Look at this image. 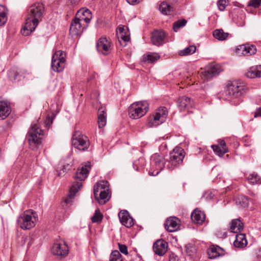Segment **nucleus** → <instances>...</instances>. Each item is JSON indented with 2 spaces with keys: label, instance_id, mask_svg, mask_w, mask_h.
I'll return each instance as SVG.
<instances>
[{
  "label": "nucleus",
  "instance_id": "obj_28",
  "mask_svg": "<svg viewBox=\"0 0 261 261\" xmlns=\"http://www.w3.org/2000/svg\"><path fill=\"white\" fill-rule=\"evenodd\" d=\"M233 245L236 247L238 248H243L246 246L247 241L245 234H237L236 237V240L233 242Z\"/></svg>",
  "mask_w": 261,
  "mask_h": 261
},
{
  "label": "nucleus",
  "instance_id": "obj_27",
  "mask_svg": "<svg viewBox=\"0 0 261 261\" xmlns=\"http://www.w3.org/2000/svg\"><path fill=\"white\" fill-rule=\"evenodd\" d=\"M98 124L99 128H102L107 123L106 109L105 107H101L98 110Z\"/></svg>",
  "mask_w": 261,
  "mask_h": 261
},
{
  "label": "nucleus",
  "instance_id": "obj_9",
  "mask_svg": "<svg viewBox=\"0 0 261 261\" xmlns=\"http://www.w3.org/2000/svg\"><path fill=\"white\" fill-rule=\"evenodd\" d=\"M165 159L163 156L158 154L152 155L150 159V169L149 174L152 176L157 175L164 168Z\"/></svg>",
  "mask_w": 261,
  "mask_h": 261
},
{
  "label": "nucleus",
  "instance_id": "obj_36",
  "mask_svg": "<svg viewBox=\"0 0 261 261\" xmlns=\"http://www.w3.org/2000/svg\"><path fill=\"white\" fill-rule=\"evenodd\" d=\"M247 179L249 182L253 185L261 184V178L255 173L250 174Z\"/></svg>",
  "mask_w": 261,
  "mask_h": 261
},
{
  "label": "nucleus",
  "instance_id": "obj_16",
  "mask_svg": "<svg viewBox=\"0 0 261 261\" xmlns=\"http://www.w3.org/2000/svg\"><path fill=\"white\" fill-rule=\"evenodd\" d=\"M256 52L254 45L250 44H243L238 46L236 48V53L239 56H250Z\"/></svg>",
  "mask_w": 261,
  "mask_h": 261
},
{
  "label": "nucleus",
  "instance_id": "obj_6",
  "mask_svg": "<svg viewBox=\"0 0 261 261\" xmlns=\"http://www.w3.org/2000/svg\"><path fill=\"white\" fill-rule=\"evenodd\" d=\"M149 109V105L145 101H137L132 103L128 108L130 118L137 119L145 115Z\"/></svg>",
  "mask_w": 261,
  "mask_h": 261
},
{
  "label": "nucleus",
  "instance_id": "obj_49",
  "mask_svg": "<svg viewBox=\"0 0 261 261\" xmlns=\"http://www.w3.org/2000/svg\"><path fill=\"white\" fill-rule=\"evenodd\" d=\"M142 1L143 0H126L128 3L133 5L137 4L142 2Z\"/></svg>",
  "mask_w": 261,
  "mask_h": 261
},
{
  "label": "nucleus",
  "instance_id": "obj_10",
  "mask_svg": "<svg viewBox=\"0 0 261 261\" xmlns=\"http://www.w3.org/2000/svg\"><path fill=\"white\" fill-rule=\"evenodd\" d=\"M66 54L61 50H58L52 56L51 68L56 72L63 70L65 66Z\"/></svg>",
  "mask_w": 261,
  "mask_h": 261
},
{
  "label": "nucleus",
  "instance_id": "obj_15",
  "mask_svg": "<svg viewBox=\"0 0 261 261\" xmlns=\"http://www.w3.org/2000/svg\"><path fill=\"white\" fill-rule=\"evenodd\" d=\"M53 254L61 257H65L68 254V248L64 242H55L51 248Z\"/></svg>",
  "mask_w": 261,
  "mask_h": 261
},
{
  "label": "nucleus",
  "instance_id": "obj_47",
  "mask_svg": "<svg viewBox=\"0 0 261 261\" xmlns=\"http://www.w3.org/2000/svg\"><path fill=\"white\" fill-rule=\"evenodd\" d=\"M119 249L121 253L125 255L128 254L127 248L125 245L119 244Z\"/></svg>",
  "mask_w": 261,
  "mask_h": 261
},
{
  "label": "nucleus",
  "instance_id": "obj_32",
  "mask_svg": "<svg viewBox=\"0 0 261 261\" xmlns=\"http://www.w3.org/2000/svg\"><path fill=\"white\" fill-rule=\"evenodd\" d=\"M192 101L190 98L186 96L182 97L180 99V112L189 110V108H192Z\"/></svg>",
  "mask_w": 261,
  "mask_h": 261
},
{
  "label": "nucleus",
  "instance_id": "obj_42",
  "mask_svg": "<svg viewBox=\"0 0 261 261\" xmlns=\"http://www.w3.org/2000/svg\"><path fill=\"white\" fill-rule=\"evenodd\" d=\"M186 251L187 254L190 256H193L196 252V249L194 245L188 244L186 246Z\"/></svg>",
  "mask_w": 261,
  "mask_h": 261
},
{
  "label": "nucleus",
  "instance_id": "obj_52",
  "mask_svg": "<svg viewBox=\"0 0 261 261\" xmlns=\"http://www.w3.org/2000/svg\"><path fill=\"white\" fill-rule=\"evenodd\" d=\"M132 261H143L140 256L136 255L132 259Z\"/></svg>",
  "mask_w": 261,
  "mask_h": 261
},
{
  "label": "nucleus",
  "instance_id": "obj_45",
  "mask_svg": "<svg viewBox=\"0 0 261 261\" xmlns=\"http://www.w3.org/2000/svg\"><path fill=\"white\" fill-rule=\"evenodd\" d=\"M261 3V0H251L248 3V6L253 7L254 8L258 7Z\"/></svg>",
  "mask_w": 261,
  "mask_h": 261
},
{
  "label": "nucleus",
  "instance_id": "obj_39",
  "mask_svg": "<svg viewBox=\"0 0 261 261\" xmlns=\"http://www.w3.org/2000/svg\"><path fill=\"white\" fill-rule=\"evenodd\" d=\"M122 256L118 250L112 252L110 256V261H122Z\"/></svg>",
  "mask_w": 261,
  "mask_h": 261
},
{
  "label": "nucleus",
  "instance_id": "obj_5",
  "mask_svg": "<svg viewBox=\"0 0 261 261\" xmlns=\"http://www.w3.org/2000/svg\"><path fill=\"white\" fill-rule=\"evenodd\" d=\"M38 220L37 213L32 210L24 212L17 219L18 225L23 230L34 227Z\"/></svg>",
  "mask_w": 261,
  "mask_h": 261
},
{
  "label": "nucleus",
  "instance_id": "obj_35",
  "mask_svg": "<svg viewBox=\"0 0 261 261\" xmlns=\"http://www.w3.org/2000/svg\"><path fill=\"white\" fill-rule=\"evenodd\" d=\"M160 58V56L156 53H150L146 55H144L142 61L144 62L151 63L157 61Z\"/></svg>",
  "mask_w": 261,
  "mask_h": 261
},
{
  "label": "nucleus",
  "instance_id": "obj_24",
  "mask_svg": "<svg viewBox=\"0 0 261 261\" xmlns=\"http://www.w3.org/2000/svg\"><path fill=\"white\" fill-rule=\"evenodd\" d=\"M11 111V108L8 102L4 100H0V120L7 118Z\"/></svg>",
  "mask_w": 261,
  "mask_h": 261
},
{
  "label": "nucleus",
  "instance_id": "obj_13",
  "mask_svg": "<svg viewBox=\"0 0 261 261\" xmlns=\"http://www.w3.org/2000/svg\"><path fill=\"white\" fill-rule=\"evenodd\" d=\"M88 27L86 23H83L77 18L74 17L71 22L70 26V34L72 37H77Z\"/></svg>",
  "mask_w": 261,
  "mask_h": 261
},
{
  "label": "nucleus",
  "instance_id": "obj_48",
  "mask_svg": "<svg viewBox=\"0 0 261 261\" xmlns=\"http://www.w3.org/2000/svg\"><path fill=\"white\" fill-rule=\"evenodd\" d=\"M173 30L175 32H177L179 30V20L176 21L173 25Z\"/></svg>",
  "mask_w": 261,
  "mask_h": 261
},
{
  "label": "nucleus",
  "instance_id": "obj_40",
  "mask_svg": "<svg viewBox=\"0 0 261 261\" xmlns=\"http://www.w3.org/2000/svg\"><path fill=\"white\" fill-rule=\"evenodd\" d=\"M145 164V160L144 158H140L138 160L136 161L133 163L134 169L136 171H139L140 169L142 168Z\"/></svg>",
  "mask_w": 261,
  "mask_h": 261
},
{
  "label": "nucleus",
  "instance_id": "obj_29",
  "mask_svg": "<svg viewBox=\"0 0 261 261\" xmlns=\"http://www.w3.org/2000/svg\"><path fill=\"white\" fill-rule=\"evenodd\" d=\"M209 257L215 259L223 254V249L218 246H212L208 252Z\"/></svg>",
  "mask_w": 261,
  "mask_h": 261
},
{
  "label": "nucleus",
  "instance_id": "obj_50",
  "mask_svg": "<svg viewBox=\"0 0 261 261\" xmlns=\"http://www.w3.org/2000/svg\"><path fill=\"white\" fill-rule=\"evenodd\" d=\"M217 145H220V147H221L222 148H227V147H226L225 142L223 140H219L218 142V144Z\"/></svg>",
  "mask_w": 261,
  "mask_h": 261
},
{
  "label": "nucleus",
  "instance_id": "obj_23",
  "mask_svg": "<svg viewBox=\"0 0 261 261\" xmlns=\"http://www.w3.org/2000/svg\"><path fill=\"white\" fill-rule=\"evenodd\" d=\"M191 218L195 224H202L205 221V216L203 212L196 208L191 213Z\"/></svg>",
  "mask_w": 261,
  "mask_h": 261
},
{
  "label": "nucleus",
  "instance_id": "obj_31",
  "mask_svg": "<svg viewBox=\"0 0 261 261\" xmlns=\"http://www.w3.org/2000/svg\"><path fill=\"white\" fill-rule=\"evenodd\" d=\"M8 12L7 8L0 5V26L4 25L8 19Z\"/></svg>",
  "mask_w": 261,
  "mask_h": 261
},
{
  "label": "nucleus",
  "instance_id": "obj_8",
  "mask_svg": "<svg viewBox=\"0 0 261 261\" xmlns=\"http://www.w3.org/2000/svg\"><path fill=\"white\" fill-rule=\"evenodd\" d=\"M71 142L74 148L82 151L87 150L90 145L88 137L80 131H75L72 137Z\"/></svg>",
  "mask_w": 261,
  "mask_h": 261
},
{
  "label": "nucleus",
  "instance_id": "obj_19",
  "mask_svg": "<svg viewBox=\"0 0 261 261\" xmlns=\"http://www.w3.org/2000/svg\"><path fill=\"white\" fill-rule=\"evenodd\" d=\"M118 216L121 223L125 227L130 228L134 225V219L126 210L121 211Z\"/></svg>",
  "mask_w": 261,
  "mask_h": 261
},
{
  "label": "nucleus",
  "instance_id": "obj_4",
  "mask_svg": "<svg viewBox=\"0 0 261 261\" xmlns=\"http://www.w3.org/2000/svg\"><path fill=\"white\" fill-rule=\"evenodd\" d=\"M94 195L99 204L106 203L110 198L109 185L107 181L102 180L94 186Z\"/></svg>",
  "mask_w": 261,
  "mask_h": 261
},
{
  "label": "nucleus",
  "instance_id": "obj_34",
  "mask_svg": "<svg viewBox=\"0 0 261 261\" xmlns=\"http://www.w3.org/2000/svg\"><path fill=\"white\" fill-rule=\"evenodd\" d=\"M229 34L225 33L222 29L216 30L213 32L214 37L218 40L224 41L228 37Z\"/></svg>",
  "mask_w": 261,
  "mask_h": 261
},
{
  "label": "nucleus",
  "instance_id": "obj_25",
  "mask_svg": "<svg viewBox=\"0 0 261 261\" xmlns=\"http://www.w3.org/2000/svg\"><path fill=\"white\" fill-rule=\"evenodd\" d=\"M178 218L175 217H171L167 219L165 223V227L169 232L176 231L179 226L177 225V220Z\"/></svg>",
  "mask_w": 261,
  "mask_h": 261
},
{
  "label": "nucleus",
  "instance_id": "obj_12",
  "mask_svg": "<svg viewBox=\"0 0 261 261\" xmlns=\"http://www.w3.org/2000/svg\"><path fill=\"white\" fill-rule=\"evenodd\" d=\"M222 70L219 65L210 64L204 70L200 72V74L204 80L208 81L212 77L218 75Z\"/></svg>",
  "mask_w": 261,
  "mask_h": 261
},
{
  "label": "nucleus",
  "instance_id": "obj_33",
  "mask_svg": "<svg viewBox=\"0 0 261 261\" xmlns=\"http://www.w3.org/2000/svg\"><path fill=\"white\" fill-rule=\"evenodd\" d=\"M159 10L164 15H170L173 11V8L166 3L163 2L159 6Z\"/></svg>",
  "mask_w": 261,
  "mask_h": 261
},
{
  "label": "nucleus",
  "instance_id": "obj_53",
  "mask_svg": "<svg viewBox=\"0 0 261 261\" xmlns=\"http://www.w3.org/2000/svg\"><path fill=\"white\" fill-rule=\"evenodd\" d=\"M187 20L185 19H180V28L185 26L187 23Z\"/></svg>",
  "mask_w": 261,
  "mask_h": 261
},
{
  "label": "nucleus",
  "instance_id": "obj_11",
  "mask_svg": "<svg viewBox=\"0 0 261 261\" xmlns=\"http://www.w3.org/2000/svg\"><path fill=\"white\" fill-rule=\"evenodd\" d=\"M246 90L244 85L233 83L228 85L226 93L229 98H237L244 94L246 92Z\"/></svg>",
  "mask_w": 261,
  "mask_h": 261
},
{
  "label": "nucleus",
  "instance_id": "obj_38",
  "mask_svg": "<svg viewBox=\"0 0 261 261\" xmlns=\"http://www.w3.org/2000/svg\"><path fill=\"white\" fill-rule=\"evenodd\" d=\"M214 151L219 156H222L228 151L227 148H222L220 145H212Z\"/></svg>",
  "mask_w": 261,
  "mask_h": 261
},
{
  "label": "nucleus",
  "instance_id": "obj_56",
  "mask_svg": "<svg viewBox=\"0 0 261 261\" xmlns=\"http://www.w3.org/2000/svg\"><path fill=\"white\" fill-rule=\"evenodd\" d=\"M52 123V120L50 121V118L48 117L45 121V123H46L47 125L49 124H51Z\"/></svg>",
  "mask_w": 261,
  "mask_h": 261
},
{
  "label": "nucleus",
  "instance_id": "obj_54",
  "mask_svg": "<svg viewBox=\"0 0 261 261\" xmlns=\"http://www.w3.org/2000/svg\"><path fill=\"white\" fill-rule=\"evenodd\" d=\"M180 158L182 157V159H183L185 156V152L184 149H180ZM182 159H180V161H182Z\"/></svg>",
  "mask_w": 261,
  "mask_h": 261
},
{
  "label": "nucleus",
  "instance_id": "obj_2",
  "mask_svg": "<svg viewBox=\"0 0 261 261\" xmlns=\"http://www.w3.org/2000/svg\"><path fill=\"white\" fill-rule=\"evenodd\" d=\"M90 168V165L88 163V165L83 166L77 171L74 177L75 181L71 186L69 189V193L65 199L66 203H69L72 201L75 194L82 186L81 181L84 180L87 177Z\"/></svg>",
  "mask_w": 261,
  "mask_h": 261
},
{
  "label": "nucleus",
  "instance_id": "obj_30",
  "mask_svg": "<svg viewBox=\"0 0 261 261\" xmlns=\"http://www.w3.org/2000/svg\"><path fill=\"white\" fill-rule=\"evenodd\" d=\"M243 227L244 225L240 219H237L231 221L230 227L231 232L238 233L241 231L243 229Z\"/></svg>",
  "mask_w": 261,
  "mask_h": 261
},
{
  "label": "nucleus",
  "instance_id": "obj_3",
  "mask_svg": "<svg viewBox=\"0 0 261 261\" xmlns=\"http://www.w3.org/2000/svg\"><path fill=\"white\" fill-rule=\"evenodd\" d=\"M43 137L44 132L40 128L38 121L33 122L26 136L30 148L33 150L37 149L41 145Z\"/></svg>",
  "mask_w": 261,
  "mask_h": 261
},
{
  "label": "nucleus",
  "instance_id": "obj_26",
  "mask_svg": "<svg viewBox=\"0 0 261 261\" xmlns=\"http://www.w3.org/2000/svg\"><path fill=\"white\" fill-rule=\"evenodd\" d=\"M246 75L247 77L250 79L261 77V65L253 66L250 67L246 73Z\"/></svg>",
  "mask_w": 261,
  "mask_h": 261
},
{
  "label": "nucleus",
  "instance_id": "obj_14",
  "mask_svg": "<svg viewBox=\"0 0 261 261\" xmlns=\"http://www.w3.org/2000/svg\"><path fill=\"white\" fill-rule=\"evenodd\" d=\"M96 47L98 52L107 55L110 53L113 48V45L110 40L105 37H102L97 41Z\"/></svg>",
  "mask_w": 261,
  "mask_h": 261
},
{
  "label": "nucleus",
  "instance_id": "obj_1",
  "mask_svg": "<svg viewBox=\"0 0 261 261\" xmlns=\"http://www.w3.org/2000/svg\"><path fill=\"white\" fill-rule=\"evenodd\" d=\"M43 12L44 6L41 3H35L30 7L28 17L26 19L25 25L21 30L23 36H28L35 30L42 19Z\"/></svg>",
  "mask_w": 261,
  "mask_h": 261
},
{
  "label": "nucleus",
  "instance_id": "obj_41",
  "mask_svg": "<svg viewBox=\"0 0 261 261\" xmlns=\"http://www.w3.org/2000/svg\"><path fill=\"white\" fill-rule=\"evenodd\" d=\"M102 218V215L98 209L96 210L93 217L91 218V220L93 223L100 222Z\"/></svg>",
  "mask_w": 261,
  "mask_h": 261
},
{
  "label": "nucleus",
  "instance_id": "obj_58",
  "mask_svg": "<svg viewBox=\"0 0 261 261\" xmlns=\"http://www.w3.org/2000/svg\"><path fill=\"white\" fill-rule=\"evenodd\" d=\"M123 46H125L126 45V44L125 43L123 45Z\"/></svg>",
  "mask_w": 261,
  "mask_h": 261
},
{
  "label": "nucleus",
  "instance_id": "obj_43",
  "mask_svg": "<svg viewBox=\"0 0 261 261\" xmlns=\"http://www.w3.org/2000/svg\"><path fill=\"white\" fill-rule=\"evenodd\" d=\"M228 3V0H219L217 2V6L218 9L221 11H223L226 6H227Z\"/></svg>",
  "mask_w": 261,
  "mask_h": 261
},
{
  "label": "nucleus",
  "instance_id": "obj_21",
  "mask_svg": "<svg viewBox=\"0 0 261 261\" xmlns=\"http://www.w3.org/2000/svg\"><path fill=\"white\" fill-rule=\"evenodd\" d=\"M165 33L163 31H154L151 34V41L153 44L160 45L164 43Z\"/></svg>",
  "mask_w": 261,
  "mask_h": 261
},
{
  "label": "nucleus",
  "instance_id": "obj_57",
  "mask_svg": "<svg viewBox=\"0 0 261 261\" xmlns=\"http://www.w3.org/2000/svg\"><path fill=\"white\" fill-rule=\"evenodd\" d=\"M175 240L177 241V238L176 237H175Z\"/></svg>",
  "mask_w": 261,
  "mask_h": 261
},
{
  "label": "nucleus",
  "instance_id": "obj_51",
  "mask_svg": "<svg viewBox=\"0 0 261 261\" xmlns=\"http://www.w3.org/2000/svg\"><path fill=\"white\" fill-rule=\"evenodd\" d=\"M261 117V108L257 109L255 113L254 117Z\"/></svg>",
  "mask_w": 261,
  "mask_h": 261
},
{
  "label": "nucleus",
  "instance_id": "obj_46",
  "mask_svg": "<svg viewBox=\"0 0 261 261\" xmlns=\"http://www.w3.org/2000/svg\"><path fill=\"white\" fill-rule=\"evenodd\" d=\"M216 236L219 238L223 239L226 237V233L224 230H219L216 232Z\"/></svg>",
  "mask_w": 261,
  "mask_h": 261
},
{
  "label": "nucleus",
  "instance_id": "obj_44",
  "mask_svg": "<svg viewBox=\"0 0 261 261\" xmlns=\"http://www.w3.org/2000/svg\"><path fill=\"white\" fill-rule=\"evenodd\" d=\"M27 73V71L25 69H20L19 71L16 72L15 74V79L20 80L19 79L17 78L18 76H20V77H25L26 74Z\"/></svg>",
  "mask_w": 261,
  "mask_h": 261
},
{
  "label": "nucleus",
  "instance_id": "obj_18",
  "mask_svg": "<svg viewBox=\"0 0 261 261\" xmlns=\"http://www.w3.org/2000/svg\"><path fill=\"white\" fill-rule=\"evenodd\" d=\"M75 17L77 18L83 23H86L88 25L92 18V15L89 9L83 8L77 12Z\"/></svg>",
  "mask_w": 261,
  "mask_h": 261
},
{
  "label": "nucleus",
  "instance_id": "obj_7",
  "mask_svg": "<svg viewBox=\"0 0 261 261\" xmlns=\"http://www.w3.org/2000/svg\"><path fill=\"white\" fill-rule=\"evenodd\" d=\"M167 109L165 107H160L155 113L150 116L147 120V126L149 127L156 126L164 123L167 117Z\"/></svg>",
  "mask_w": 261,
  "mask_h": 261
},
{
  "label": "nucleus",
  "instance_id": "obj_20",
  "mask_svg": "<svg viewBox=\"0 0 261 261\" xmlns=\"http://www.w3.org/2000/svg\"><path fill=\"white\" fill-rule=\"evenodd\" d=\"M153 250L155 254L163 256L167 252V243L163 240H158L153 245Z\"/></svg>",
  "mask_w": 261,
  "mask_h": 261
},
{
  "label": "nucleus",
  "instance_id": "obj_17",
  "mask_svg": "<svg viewBox=\"0 0 261 261\" xmlns=\"http://www.w3.org/2000/svg\"><path fill=\"white\" fill-rule=\"evenodd\" d=\"M179 162V147L176 146L170 153V158L167 167L173 169L178 167Z\"/></svg>",
  "mask_w": 261,
  "mask_h": 261
},
{
  "label": "nucleus",
  "instance_id": "obj_22",
  "mask_svg": "<svg viewBox=\"0 0 261 261\" xmlns=\"http://www.w3.org/2000/svg\"><path fill=\"white\" fill-rule=\"evenodd\" d=\"M117 35L119 42L121 44V40L124 43L127 42L130 39L129 33L127 28L124 26H119L117 29Z\"/></svg>",
  "mask_w": 261,
  "mask_h": 261
},
{
  "label": "nucleus",
  "instance_id": "obj_55",
  "mask_svg": "<svg viewBox=\"0 0 261 261\" xmlns=\"http://www.w3.org/2000/svg\"><path fill=\"white\" fill-rule=\"evenodd\" d=\"M72 4L76 5L81 0H69Z\"/></svg>",
  "mask_w": 261,
  "mask_h": 261
},
{
  "label": "nucleus",
  "instance_id": "obj_37",
  "mask_svg": "<svg viewBox=\"0 0 261 261\" xmlns=\"http://www.w3.org/2000/svg\"><path fill=\"white\" fill-rule=\"evenodd\" d=\"M196 50V47L195 45H190L182 50H180L181 56H187L194 54Z\"/></svg>",
  "mask_w": 261,
  "mask_h": 261
}]
</instances>
